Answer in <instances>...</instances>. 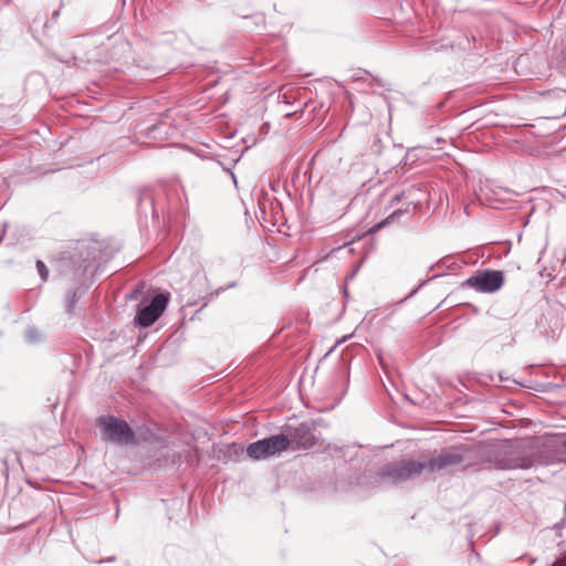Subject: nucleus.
Masks as SVG:
<instances>
[{
	"label": "nucleus",
	"instance_id": "1",
	"mask_svg": "<svg viewBox=\"0 0 566 566\" xmlns=\"http://www.w3.org/2000/svg\"><path fill=\"white\" fill-rule=\"evenodd\" d=\"M461 462V457L453 452H442L436 458L423 461H401L384 470V475L392 482H403L421 475L423 472H434Z\"/></svg>",
	"mask_w": 566,
	"mask_h": 566
},
{
	"label": "nucleus",
	"instance_id": "6",
	"mask_svg": "<svg viewBox=\"0 0 566 566\" xmlns=\"http://www.w3.org/2000/svg\"><path fill=\"white\" fill-rule=\"evenodd\" d=\"M507 459H502L497 461V467L504 470H513V469H530L533 464V459L531 457H522L518 455L515 450H511L509 452Z\"/></svg>",
	"mask_w": 566,
	"mask_h": 566
},
{
	"label": "nucleus",
	"instance_id": "11",
	"mask_svg": "<svg viewBox=\"0 0 566 566\" xmlns=\"http://www.w3.org/2000/svg\"><path fill=\"white\" fill-rule=\"evenodd\" d=\"M553 566H559L558 564H554Z\"/></svg>",
	"mask_w": 566,
	"mask_h": 566
},
{
	"label": "nucleus",
	"instance_id": "5",
	"mask_svg": "<svg viewBox=\"0 0 566 566\" xmlns=\"http://www.w3.org/2000/svg\"><path fill=\"white\" fill-rule=\"evenodd\" d=\"M168 303V296L165 294H157L151 303L138 312L137 322L143 327L153 325L160 314L165 311Z\"/></svg>",
	"mask_w": 566,
	"mask_h": 566
},
{
	"label": "nucleus",
	"instance_id": "8",
	"mask_svg": "<svg viewBox=\"0 0 566 566\" xmlns=\"http://www.w3.org/2000/svg\"><path fill=\"white\" fill-rule=\"evenodd\" d=\"M25 337L30 342V343H33L38 339L41 338V334L39 331H36L35 328H30L28 329L27 334H25Z\"/></svg>",
	"mask_w": 566,
	"mask_h": 566
},
{
	"label": "nucleus",
	"instance_id": "3",
	"mask_svg": "<svg viewBox=\"0 0 566 566\" xmlns=\"http://www.w3.org/2000/svg\"><path fill=\"white\" fill-rule=\"evenodd\" d=\"M290 444L291 440L285 434H276L250 443L247 448V454L255 461L265 460L281 454L289 449Z\"/></svg>",
	"mask_w": 566,
	"mask_h": 566
},
{
	"label": "nucleus",
	"instance_id": "10",
	"mask_svg": "<svg viewBox=\"0 0 566 566\" xmlns=\"http://www.w3.org/2000/svg\"><path fill=\"white\" fill-rule=\"evenodd\" d=\"M564 447L566 448V440L564 441Z\"/></svg>",
	"mask_w": 566,
	"mask_h": 566
},
{
	"label": "nucleus",
	"instance_id": "9",
	"mask_svg": "<svg viewBox=\"0 0 566 566\" xmlns=\"http://www.w3.org/2000/svg\"><path fill=\"white\" fill-rule=\"evenodd\" d=\"M36 268L39 270V273L43 280H46L48 277V269L45 264L42 261L36 262Z\"/></svg>",
	"mask_w": 566,
	"mask_h": 566
},
{
	"label": "nucleus",
	"instance_id": "4",
	"mask_svg": "<svg viewBox=\"0 0 566 566\" xmlns=\"http://www.w3.org/2000/svg\"><path fill=\"white\" fill-rule=\"evenodd\" d=\"M503 283L504 275L502 271L484 270L478 271L467 279L463 286L480 293H494L502 287Z\"/></svg>",
	"mask_w": 566,
	"mask_h": 566
},
{
	"label": "nucleus",
	"instance_id": "2",
	"mask_svg": "<svg viewBox=\"0 0 566 566\" xmlns=\"http://www.w3.org/2000/svg\"><path fill=\"white\" fill-rule=\"evenodd\" d=\"M98 426L106 441L117 444L135 443V433L125 420L113 416L101 417Z\"/></svg>",
	"mask_w": 566,
	"mask_h": 566
},
{
	"label": "nucleus",
	"instance_id": "7",
	"mask_svg": "<svg viewBox=\"0 0 566 566\" xmlns=\"http://www.w3.org/2000/svg\"><path fill=\"white\" fill-rule=\"evenodd\" d=\"M298 443L303 447V448H310L314 444V438L313 436L308 432V429H306V436L304 437V439H301L298 441Z\"/></svg>",
	"mask_w": 566,
	"mask_h": 566
}]
</instances>
